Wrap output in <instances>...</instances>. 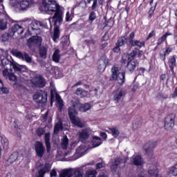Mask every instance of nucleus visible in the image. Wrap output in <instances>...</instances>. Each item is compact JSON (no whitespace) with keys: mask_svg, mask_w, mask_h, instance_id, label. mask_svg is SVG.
<instances>
[{"mask_svg":"<svg viewBox=\"0 0 177 177\" xmlns=\"http://www.w3.org/2000/svg\"><path fill=\"white\" fill-rule=\"evenodd\" d=\"M42 5L48 15L55 13L52 17L48 19V21L50 24L52 21L54 23L55 28L53 39L56 42V39H59V37H60L59 26L63 23V11L60 6L56 2V0H43ZM57 23L59 25H57Z\"/></svg>","mask_w":177,"mask_h":177,"instance_id":"f257e3e1","label":"nucleus"},{"mask_svg":"<svg viewBox=\"0 0 177 177\" xmlns=\"http://www.w3.org/2000/svg\"><path fill=\"white\" fill-rule=\"evenodd\" d=\"M71 103L72 106L69 107L68 110L70 120L73 125H76V127H79V128H84L85 125L84 123L81 122V120L77 117L78 113L77 112V109L82 111V113H85V111L91 110V104L88 103L82 104L80 103V100L75 98L71 100Z\"/></svg>","mask_w":177,"mask_h":177,"instance_id":"f03ea898","label":"nucleus"},{"mask_svg":"<svg viewBox=\"0 0 177 177\" xmlns=\"http://www.w3.org/2000/svg\"><path fill=\"white\" fill-rule=\"evenodd\" d=\"M110 81H118L120 85H122L125 82V73L120 72V68L113 66L111 68V76Z\"/></svg>","mask_w":177,"mask_h":177,"instance_id":"7ed1b4c3","label":"nucleus"},{"mask_svg":"<svg viewBox=\"0 0 177 177\" xmlns=\"http://www.w3.org/2000/svg\"><path fill=\"white\" fill-rule=\"evenodd\" d=\"M33 100L37 104H44L48 102V95L45 91L39 90L33 95Z\"/></svg>","mask_w":177,"mask_h":177,"instance_id":"20e7f679","label":"nucleus"},{"mask_svg":"<svg viewBox=\"0 0 177 177\" xmlns=\"http://www.w3.org/2000/svg\"><path fill=\"white\" fill-rule=\"evenodd\" d=\"M44 26L45 25H44V24L39 21H32L28 28L30 35H37V34L39 32L40 27H44Z\"/></svg>","mask_w":177,"mask_h":177,"instance_id":"39448f33","label":"nucleus"},{"mask_svg":"<svg viewBox=\"0 0 177 177\" xmlns=\"http://www.w3.org/2000/svg\"><path fill=\"white\" fill-rule=\"evenodd\" d=\"M122 62L123 63H127L126 65L127 71H129V73H133L135 71V68H136V66H138V61L135 59H127V55H123Z\"/></svg>","mask_w":177,"mask_h":177,"instance_id":"423d86ee","label":"nucleus"},{"mask_svg":"<svg viewBox=\"0 0 177 177\" xmlns=\"http://www.w3.org/2000/svg\"><path fill=\"white\" fill-rule=\"evenodd\" d=\"M92 135V130L89 128L80 130L77 133V136L80 142H85L87 139H89V136Z\"/></svg>","mask_w":177,"mask_h":177,"instance_id":"0eeeda50","label":"nucleus"},{"mask_svg":"<svg viewBox=\"0 0 177 177\" xmlns=\"http://www.w3.org/2000/svg\"><path fill=\"white\" fill-rule=\"evenodd\" d=\"M175 125V115L170 114L167 115L165 120V129L166 131H172Z\"/></svg>","mask_w":177,"mask_h":177,"instance_id":"6e6552de","label":"nucleus"},{"mask_svg":"<svg viewBox=\"0 0 177 177\" xmlns=\"http://www.w3.org/2000/svg\"><path fill=\"white\" fill-rule=\"evenodd\" d=\"M125 95H127V91L122 88H119L113 92V100L115 103H120Z\"/></svg>","mask_w":177,"mask_h":177,"instance_id":"1a4fd4ad","label":"nucleus"},{"mask_svg":"<svg viewBox=\"0 0 177 177\" xmlns=\"http://www.w3.org/2000/svg\"><path fill=\"white\" fill-rule=\"evenodd\" d=\"M107 64H109V59L106 57H102L97 62V70L100 73H104L106 70V67H107Z\"/></svg>","mask_w":177,"mask_h":177,"instance_id":"9d476101","label":"nucleus"},{"mask_svg":"<svg viewBox=\"0 0 177 177\" xmlns=\"http://www.w3.org/2000/svg\"><path fill=\"white\" fill-rule=\"evenodd\" d=\"M42 44V37L39 36H32L27 41V45L29 48H32L35 45H41Z\"/></svg>","mask_w":177,"mask_h":177,"instance_id":"9b49d317","label":"nucleus"},{"mask_svg":"<svg viewBox=\"0 0 177 177\" xmlns=\"http://www.w3.org/2000/svg\"><path fill=\"white\" fill-rule=\"evenodd\" d=\"M156 146L157 142H148L144 145V150L147 153V154H149V156H151V154H153V150L156 149Z\"/></svg>","mask_w":177,"mask_h":177,"instance_id":"f8f14e48","label":"nucleus"},{"mask_svg":"<svg viewBox=\"0 0 177 177\" xmlns=\"http://www.w3.org/2000/svg\"><path fill=\"white\" fill-rule=\"evenodd\" d=\"M35 149L37 156L40 158H41V157L44 156V154H45V147L44 146V144L41 142H37L35 143Z\"/></svg>","mask_w":177,"mask_h":177,"instance_id":"ddd939ff","label":"nucleus"},{"mask_svg":"<svg viewBox=\"0 0 177 177\" xmlns=\"http://www.w3.org/2000/svg\"><path fill=\"white\" fill-rule=\"evenodd\" d=\"M35 86L38 88H44L45 86V79L42 76H37L32 81Z\"/></svg>","mask_w":177,"mask_h":177,"instance_id":"4468645a","label":"nucleus"},{"mask_svg":"<svg viewBox=\"0 0 177 177\" xmlns=\"http://www.w3.org/2000/svg\"><path fill=\"white\" fill-rule=\"evenodd\" d=\"M15 21L12 18L8 17L6 19L0 18V30H5L8 28V23H13Z\"/></svg>","mask_w":177,"mask_h":177,"instance_id":"2eb2a0df","label":"nucleus"},{"mask_svg":"<svg viewBox=\"0 0 177 177\" xmlns=\"http://www.w3.org/2000/svg\"><path fill=\"white\" fill-rule=\"evenodd\" d=\"M10 30L13 35L17 34L18 35H20L23 34V32H24V28H23V26L19 24L14 25L12 27H11Z\"/></svg>","mask_w":177,"mask_h":177,"instance_id":"dca6fc26","label":"nucleus"},{"mask_svg":"<svg viewBox=\"0 0 177 177\" xmlns=\"http://www.w3.org/2000/svg\"><path fill=\"white\" fill-rule=\"evenodd\" d=\"M131 162L133 165H143L145 164V160L142 158L141 156H136L132 158Z\"/></svg>","mask_w":177,"mask_h":177,"instance_id":"f3484780","label":"nucleus"},{"mask_svg":"<svg viewBox=\"0 0 177 177\" xmlns=\"http://www.w3.org/2000/svg\"><path fill=\"white\" fill-rule=\"evenodd\" d=\"M48 55V45L42 46L39 48V56L41 59H46Z\"/></svg>","mask_w":177,"mask_h":177,"instance_id":"a211bd4d","label":"nucleus"},{"mask_svg":"<svg viewBox=\"0 0 177 177\" xmlns=\"http://www.w3.org/2000/svg\"><path fill=\"white\" fill-rule=\"evenodd\" d=\"M121 161L122 160L120 158H116L113 162H112L111 165V172H113V174L117 172V169L118 168V166L120 165V164H121Z\"/></svg>","mask_w":177,"mask_h":177,"instance_id":"6ab92c4d","label":"nucleus"},{"mask_svg":"<svg viewBox=\"0 0 177 177\" xmlns=\"http://www.w3.org/2000/svg\"><path fill=\"white\" fill-rule=\"evenodd\" d=\"M32 3V0H23L20 2V8L21 10H27L30 8V5Z\"/></svg>","mask_w":177,"mask_h":177,"instance_id":"aec40b11","label":"nucleus"},{"mask_svg":"<svg viewBox=\"0 0 177 177\" xmlns=\"http://www.w3.org/2000/svg\"><path fill=\"white\" fill-rule=\"evenodd\" d=\"M145 41H140L139 40H134L130 43V45L137 49H140L142 46H145Z\"/></svg>","mask_w":177,"mask_h":177,"instance_id":"412c9836","label":"nucleus"},{"mask_svg":"<svg viewBox=\"0 0 177 177\" xmlns=\"http://www.w3.org/2000/svg\"><path fill=\"white\" fill-rule=\"evenodd\" d=\"M103 142L102 141V138H99L96 136H93L92 140V145L93 147H97L98 146H100Z\"/></svg>","mask_w":177,"mask_h":177,"instance_id":"4be33fe9","label":"nucleus"},{"mask_svg":"<svg viewBox=\"0 0 177 177\" xmlns=\"http://www.w3.org/2000/svg\"><path fill=\"white\" fill-rule=\"evenodd\" d=\"M45 143L47 153H50V134H45Z\"/></svg>","mask_w":177,"mask_h":177,"instance_id":"5701e85b","label":"nucleus"},{"mask_svg":"<svg viewBox=\"0 0 177 177\" xmlns=\"http://www.w3.org/2000/svg\"><path fill=\"white\" fill-rule=\"evenodd\" d=\"M75 93L77 95V96H80V97H86V96L88 95V91H85L82 88H78L76 90Z\"/></svg>","mask_w":177,"mask_h":177,"instance_id":"b1692460","label":"nucleus"},{"mask_svg":"<svg viewBox=\"0 0 177 177\" xmlns=\"http://www.w3.org/2000/svg\"><path fill=\"white\" fill-rule=\"evenodd\" d=\"M169 66L170 67L171 71L174 73V68L176 66V59L175 58V55H174L169 60Z\"/></svg>","mask_w":177,"mask_h":177,"instance_id":"393cba45","label":"nucleus"},{"mask_svg":"<svg viewBox=\"0 0 177 177\" xmlns=\"http://www.w3.org/2000/svg\"><path fill=\"white\" fill-rule=\"evenodd\" d=\"M53 60L55 63H59L60 61V50L59 49H56L53 55Z\"/></svg>","mask_w":177,"mask_h":177,"instance_id":"a878e982","label":"nucleus"},{"mask_svg":"<svg viewBox=\"0 0 177 177\" xmlns=\"http://www.w3.org/2000/svg\"><path fill=\"white\" fill-rule=\"evenodd\" d=\"M17 158H19V153L14 152L10 156L9 158L8 159V162H10V164H13V162H15Z\"/></svg>","mask_w":177,"mask_h":177,"instance_id":"bb28decb","label":"nucleus"},{"mask_svg":"<svg viewBox=\"0 0 177 177\" xmlns=\"http://www.w3.org/2000/svg\"><path fill=\"white\" fill-rule=\"evenodd\" d=\"M169 35H172V33L167 32L163 35L160 38L158 39L157 45L160 46L161 44L165 42V39H167V37H169Z\"/></svg>","mask_w":177,"mask_h":177,"instance_id":"cd10ccee","label":"nucleus"},{"mask_svg":"<svg viewBox=\"0 0 177 177\" xmlns=\"http://www.w3.org/2000/svg\"><path fill=\"white\" fill-rule=\"evenodd\" d=\"M12 68H14L15 73H23L24 71V66L18 64H12Z\"/></svg>","mask_w":177,"mask_h":177,"instance_id":"c85d7f7f","label":"nucleus"},{"mask_svg":"<svg viewBox=\"0 0 177 177\" xmlns=\"http://www.w3.org/2000/svg\"><path fill=\"white\" fill-rule=\"evenodd\" d=\"M62 129H63V125L62 124V122L59 121L55 124L54 127V133L57 135V133H59Z\"/></svg>","mask_w":177,"mask_h":177,"instance_id":"c756f323","label":"nucleus"},{"mask_svg":"<svg viewBox=\"0 0 177 177\" xmlns=\"http://www.w3.org/2000/svg\"><path fill=\"white\" fill-rule=\"evenodd\" d=\"M11 53L13 55V56H15V57H17L18 59H23V56L24 55V53H21L18 50H12L11 51Z\"/></svg>","mask_w":177,"mask_h":177,"instance_id":"7c9ffc66","label":"nucleus"},{"mask_svg":"<svg viewBox=\"0 0 177 177\" xmlns=\"http://www.w3.org/2000/svg\"><path fill=\"white\" fill-rule=\"evenodd\" d=\"M1 145L3 146V149L7 150V149H9V141L8 140V138L5 137H1Z\"/></svg>","mask_w":177,"mask_h":177,"instance_id":"2f4dec72","label":"nucleus"},{"mask_svg":"<svg viewBox=\"0 0 177 177\" xmlns=\"http://www.w3.org/2000/svg\"><path fill=\"white\" fill-rule=\"evenodd\" d=\"M87 177H95L97 175V171L95 169H90L86 172Z\"/></svg>","mask_w":177,"mask_h":177,"instance_id":"473e14b6","label":"nucleus"},{"mask_svg":"<svg viewBox=\"0 0 177 177\" xmlns=\"http://www.w3.org/2000/svg\"><path fill=\"white\" fill-rule=\"evenodd\" d=\"M61 145L62 148L67 149V147L68 146V138H67V136H64L62 139Z\"/></svg>","mask_w":177,"mask_h":177,"instance_id":"72a5a7b5","label":"nucleus"},{"mask_svg":"<svg viewBox=\"0 0 177 177\" xmlns=\"http://www.w3.org/2000/svg\"><path fill=\"white\" fill-rule=\"evenodd\" d=\"M22 60H24L26 63H32V58L27 53H24Z\"/></svg>","mask_w":177,"mask_h":177,"instance_id":"f704fd0d","label":"nucleus"},{"mask_svg":"<svg viewBox=\"0 0 177 177\" xmlns=\"http://www.w3.org/2000/svg\"><path fill=\"white\" fill-rule=\"evenodd\" d=\"M136 55H138V52H136V50H133L130 55H124V56H126V59H127V60H134L133 57L135 56H136Z\"/></svg>","mask_w":177,"mask_h":177,"instance_id":"c9c22d12","label":"nucleus"},{"mask_svg":"<svg viewBox=\"0 0 177 177\" xmlns=\"http://www.w3.org/2000/svg\"><path fill=\"white\" fill-rule=\"evenodd\" d=\"M55 97L57 103L59 104V108L62 109L63 107V100H62V97L57 93L55 94Z\"/></svg>","mask_w":177,"mask_h":177,"instance_id":"e433bc0d","label":"nucleus"},{"mask_svg":"<svg viewBox=\"0 0 177 177\" xmlns=\"http://www.w3.org/2000/svg\"><path fill=\"white\" fill-rule=\"evenodd\" d=\"M9 93V88L5 86L0 87V95H8Z\"/></svg>","mask_w":177,"mask_h":177,"instance_id":"4c0bfd02","label":"nucleus"},{"mask_svg":"<svg viewBox=\"0 0 177 177\" xmlns=\"http://www.w3.org/2000/svg\"><path fill=\"white\" fill-rule=\"evenodd\" d=\"M125 44H127V39L125 37H121L118 40L116 45H118V46H123Z\"/></svg>","mask_w":177,"mask_h":177,"instance_id":"58836bf2","label":"nucleus"},{"mask_svg":"<svg viewBox=\"0 0 177 177\" xmlns=\"http://www.w3.org/2000/svg\"><path fill=\"white\" fill-rule=\"evenodd\" d=\"M76 153H77V154H80V156H84V153H85V147L83 145L80 146L76 149Z\"/></svg>","mask_w":177,"mask_h":177,"instance_id":"ea45409f","label":"nucleus"},{"mask_svg":"<svg viewBox=\"0 0 177 177\" xmlns=\"http://www.w3.org/2000/svg\"><path fill=\"white\" fill-rule=\"evenodd\" d=\"M111 132L112 133V136L113 138H118V135H120V131L116 128H112L110 129Z\"/></svg>","mask_w":177,"mask_h":177,"instance_id":"a19ab883","label":"nucleus"},{"mask_svg":"<svg viewBox=\"0 0 177 177\" xmlns=\"http://www.w3.org/2000/svg\"><path fill=\"white\" fill-rule=\"evenodd\" d=\"M10 39V35L9 33H4L1 36V39L3 42H6V41H9Z\"/></svg>","mask_w":177,"mask_h":177,"instance_id":"79ce46f5","label":"nucleus"},{"mask_svg":"<svg viewBox=\"0 0 177 177\" xmlns=\"http://www.w3.org/2000/svg\"><path fill=\"white\" fill-rule=\"evenodd\" d=\"M14 88L15 89H18V91H24L26 89V87L21 84H19L17 83L14 84Z\"/></svg>","mask_w":177,"mask_h":177,"instance_id":"37998d69","label":"nucleus"},{"mask_svg":"<svg viewBox=\"0 0 177 177\" xmlns=\"http://www.w3.org/2000/svg\"><path fill=\"white\" fill-rule=\"evenodd\" d=\"M50 168H52V166H50V165H49V163H46L43 169H41V170H44V171L45 173H46V172H49V171H50Z\"/></svg>","mask_w":177,"mask_h":177,"instance_id":"c03bdc74","label":"nucleus"},{"mask_svg":"<svg viewBox=\"0 0 177 177\" xmlns=\"http://www.w3.org/2000/svg\"><path fill=\"white\" fill-rule=\"evenodd\" d=\"M170 174L173 175V176H177V167H171Z\"/></svg>","mask_w":177,"mask_h":177,"instance_id":"a18cd8bd","label":"nucleus"},{"mask_svg":"<svg viewBox=\"0 0 177 177\" xmlns=\"http://www.w3.org/2000/svg\"><path fill=\"white\" fill-rule=\"evenodd\" d=\"M36 133L38 136H42L45 133V130L42 128H39L37 129Z\"/></svg>","mask_w":177,"mask_h":177,"instance_id":"49530a36","label":"nucleus"},{"mask_svg":"<svg viewBox=\"0 0 177 177\" xmlns=\"http://www.w3.org/2000/svg\"><path fill=\"white\" fill-rule=\"evenodd\" d=\"M96 19V13L95 12H91L89 15L90 21H93V20Z\"/></svg>","mask_w":177,"mask_h":177,"instance_id":"de8ad7c7","label":"nucleus"},{"mask_svg":"<svg viewBox=\"0 0 177 177\" xmlns=\"http://www.w3.org/2000/svg\"><path fill=\"white\" fill-rule=\"evenodd\" d=\"M10 62L8 60L7 58H3L1 60V64L3 66H8Z\"/></svg>","mask_w":177,"mask_h":177,"instance_id":"09e8293b","label":"nucleus"},{"mask_svg":"<svg viewBox=\"0 0 177 177\" xmlns=\"http://www.w3.org/2000/svg\"><path fill=\"white\" fill-rule=\"evenodd\" d=\"M171 48H167L165 52L164 55H160L161 59H162V60H164L165 59V56H167V55H169V53H171Z\"/></svg>","mask_w":177,"mask_h":177,"instance_id":"8fccbe9b","label":"nucleus"},{"mask_svg":"<svg viewBox=\"0 0 177 177\" xmlns=\"http://www.w3.org/2000/svg\"><path fill=\"white\" fill-rule=\"evenodd\" d=\"M106 167V165L103 162H99L96 165V169H101V168H104Z\"/></svg>","mask_w":177,"mask_h":177,"instance_id":"3c124183","label":"nucleus"},{"mask_svg":"<svg viewBox=\"0 0 177 177\" xmlns=\"http://www.w3.org/2000/svg\"><path fill=\"white\" fill-rule=\"evenodd\" d=\"M49 113V111H47V112L42 115L41 117V121L42 122H46V120H48V114Z\"/></svg>","mask_w":177,"mask_h":177,"instance_id":"603ef678","label":"nucleus"},{"mask_svg":"<svg viewBox=\"0 0 177 177\" xmlns=\"http://www.w3.org/2000/svg\"><path fill=\"white\" fill-rule=\"evenodd\" d=\"M8 79L10 80V81H16V80H17V77H16V75H15V74L11 73L8 76Z\"/></svg>","mask_w":177,"mask_h":177,"instance_id":"864d4df0","label":"nucleus"},{"mask_svg":"<svg viewBox=\"0 0 177 177\" xmlns=\"http://www.w3.org/2000/svg\"><path fill=\"white\" fill-rule=\"evenodd\" d=\"M133 38H135V33L133 32H132L131 33H130L129 37V44H131L132 41H134Z\"/></svg>","mask_w":177,"mask_h":177,"instance_id":"5fc2aeb1","label":"nucleus"},{"mask_svg":"<svg viewBox=\"0 0 177 177\" xmlns=\"http://www.w3.org/2000/svg\"><path fill=\"white\" fill-rule=\"evenodd\" d=\"M50 177H57V172L56 169H53L50 173Z\"/></svg>","mask_w":177,"mask_h":177,"instance_id":"6e6d98bb","label":"nucleus"},{"mask_svg":"<svg viewBox=\"0 0 177 177\" xmlns=\"http://www.w3.org/2000/svg\"><path fill=\"white\" fill-rule=\"evenodd\" d=\"M45 171L44 170H41V169L39 171L37 177H44L45 175Z\"/></svg>","mask_w":177,"mask_h":177,"instance_id":"4d7b16f0","label":"nucleus"},{"mask_svg":"<svg viewBox=\"0 0 177 177\" xmlns=\"http://www.w3.org/2000/svg\"><path fill=\"white\" fill-rule=\"evenodd\" d=\"M10 73L8 71V69H4L3 71V77H9L10 75Z\"/></svg>","mask_w":177,"mask_h":177,"instance_id":"13d9d810","label":"nucleus"},{"mask_svg":"<svg viewBox=\"0 0 177 177\" xmlns=\"http://www.w3.org/2000/svg\"><path fill=\"white\" fill-rule=\"evenodd\" d=\"M97 6V0H94L93 5L91 6L92 10H95Z\"/></svg>","mask_w":177,"mask_h":177,"instance_id":"bf43d9fd","label":"nucleus"},{"mask_svg":"<svg viewBox=\"0 0 177 177\" xmlns=\"http://www.w3.org/2000/svg\"><path fill=\"white\" fill-rule=\"evenodd\" d=\"M154 35H156V32H155L154 30H153V31H151V32L149 34V35H148L147 39H150V38H153V37H154Z\"/></svg>","mask_w":177,"mask_h":177,"instance_id":"052dcab7","label":"nucleus"},{"mask_svg":"<svg viewBox=\"0 0 177 177\" xmlns=\"http://www.w3.org/2000/svg\"><path fill=\"white\" fill-rule=\"evenodd\" d=\"M19 1H20V0H11L10 5H12V6H16V5H17V3H19Z\"/></svg>","mask_w":177,"mask_h":177,"instance_id":"680f3d73","label":"nucleus"},{"mask_svg":"<svg viewBox=\"0 0 177 177\" xmlns=\"http://www.w3.org/2000/svg\"><path fill=\"white\" fill-rule=\"evenodd\" d=\"M71 17L70 16V12H67L66 14V21H70Z\"/></svg>","mask_w":177,"mask_h":177,"instance_id":"e2e57ef3","label":"nucleus"},{"mask_svg":"<svg viewBox=\"0 0 177 177\" xmlns=\"http://www.w3.org/2000/svg\"><path fill=\"white\" fill-rule=\"evenodd\" d=\"M85 42H86V44H88V45H91V44L94 45V44H95V40H93V39L86 40Z\"/></svg>","mask_w":177,"mask_h":177,"instance_id":"0e129e2a","label":"nucleus"},{"mask_svg":"<svg viewBox=\"0 0 177 177\" xmlns=\"http://www.w3.org/2000/svg\"><path fill=\"white\" fill-rule=\"evenodd\" d=\"M136 125H137V123H136V122H134V123L133 124V127L135 129H137V128H139V127H140L141 124H140V123H138V126H136Z\"/></svg>","mask_w":177,"mask_h":177,"instance_id":"69168bd1","label":"nucleus"},{"mask_svg":"<svg viewBox=\"0 0 177 177\" xmlns=\"http://www.w3.org/2000/svg\"><path fill=\"white\" fill-rule=\"evenodd\" d=\"M166 78H167V75L165 74H162L160 75V80L161 81H165Z\"/></svg>","mask_w":177,"mask_h":177,"instance_id":"338daca9","label":"nucleus"},{"mask_svg":"<svg viewBox=\"0 0 177 177\" xmlns=\"http://www.w3.org/2000/svg\"><path fill=\"white\" fill-rule=\"evenodd\" d=\"M113 50H114V52H115L116 53H118V52H120V46H118L115 47V48H113Z\"/></svg>","mask_w":177,"mask_h":177,"instance_id":"774afa93","label":"nucleus"}]
</instances>
